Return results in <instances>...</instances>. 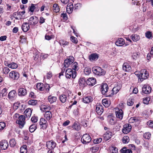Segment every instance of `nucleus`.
<instances>
[{
	"mask_svg": "<svg viewBox=\"0 0 153 153\" xmlns=\"http://www.w3.org/2000/svg\"><path fill=\"white\" fill-rule=\"evenodd\" d=\"M136 73L135 72V74L137 75L140 82H142L144 79H147L149 76L148 72L145 69L142 70L139 74Z\"/></svg>",
	"mask_w": 153,
	"mask_h": 153,
	"instance_id": "obj_1",
	"label": "nucleus"
},
{
	"mask_svg": "<svg viewBox=\"0 0 153 153\" xmlns=\"http://www.w3.org/2000/svg\"><path fill=\"white\" fill-rule=\"evenodd\" d=\"M92 70L93 73L95 75L98 76H101L104 75L106 71L101 67L99 66H94L92 68Z\"/></svg>",
	"mask_w": 153,
	"mask_h": 153,
	"instance_id": "obj_2",
	"label": "nucleus"
},
{
	"mask_svg": "<svg viewBox=\"0 0 153 153\" xmlns=\"http://www.w3.org/2000/svg\"><path fill=\"white\" fill-rule=\"evenodd\" d=\"M76 72L75 71H73L71 68H68L66 71L65 76L67 78L70 79L71 77L72 78H74L76 77Z\"/></svg>",
	"mask_w": 153,
	"mask_h": 153,
	"instance_id": "obj_3",
	"label": "nucleus"
},
{
	"mask_svg": "<svg viewBox=\"0 0 153 153\" xmlns=\"http://www.w3.org/2000/svg\"><path fill=\"white\" fill-rule=\"evenodd\" d=\"M91 139L89 134H85L82 136L81 138V141L84 144H86L90 143Z\"/></svg>",
	"mask_w": 153,
	"mask_h": 153,
	"instance_id": "obj_4",
	"label": "nucleus"
},
{
	"mask_svg": "<svg viewBox=\"0 0 153 153\" xmlns=\"http://www.w3.org/2000/svg\"><path fill=\"white\" fill-rule=\"evenodd\" d=\"M16 117L19 116L18 120H17L16 122L19 125L23 126L25 123V117L24 115H21L19 116V114H15Z\"/></svg>",
	"mask_w": 153,
	"mask_h": 153,
	"instance_id": "obj_5",
	"label": "nucleus"
},
{
	"mask_svg": "<svg viewBox=\"0 0 153 153\" xmlns=\"http://www.w3.org/2000/svg\"><path fill=\"white\" fill-rule=\"evenodd\" d=\"M74 58L72 56H70L69 58L66 59L64 61V67L68 68L69 66L71 64L74 62Z\"/></svg>",
	"mask_w": 153,
	"mask_h": 153,
	"instance_id": "obj_6",
	"label": "nucleus"
},
{
	"mask_svg": "<svg viewBox=\"0 0 153 153\" xmlns=\"http://www.w3.org/2000/svg\"><path fill=\"white\" fill-rule=\"evenodd\" d=\"M115 114L117 117L120 120H121L123 117V112L122 109H119L118 108H115Z\"/></svg>",
	"mask_w": 153,
	"mask_h": 153,
	"instance_id": "obj_7",
	"label": "nucleus"
},
{
	"mask_svg": "<svg viewBox=\"0 0 153 153\" xmlns=\"http://www.w3.org/2000/svg\"><path fill=\"white\" fill-rule=\"evenodd\" d=\"M9 76L12 79H18L19 77V74L17 72L12 71L9 73Z\"/></svg>",
	"mask_w": 153,
	"mask_h": 153,
	"instance_id": "obj_8",
	"label": "nucleus"
},
{
	"mask_svg": "<svg viewBox=\"0 0 153 153\" xmlns=\"http://www.w3.org/2000/svg\"><path fill=\"white\" fill-rule=\"evenodd\" d=\"M27 91L25 88L20 87L18 91V95L20 97H23L26 95Z\"/></svg>",
	"mask_w": 153,
	"mask_h": 153,
	"instance_id": "obj_9",
	"label": "nucleus"
},
{
	"mask_svg": "<svg viewBox=\"0 0 153 153\" xmlns=\"http://www.w3.org/2000/svg\"><path fill=\"white\" fill-rule=\"evenodd\" d=\"M46 145L48 148L50 150H51L55 148L56 144L53 141L50 140L47 142Z\"/></svg>",
	"mask_w": 153,
	"mask_h": 153,
	"instance_id": "obj_10",
	"label": "nucleus"
},
{
	"mask_svg": "<svg viewBox=\"0 0 153 153\" xmlns=\"http://www.w3.org/2000/svg\"><path fill=\"white\" fill-rule=\"evenodd\" d=\"M151 91V88L147 84L144 85L142 88V92L146 94H149Z\"/></svg>",
	"mask_w": 153,
	"mask_h": 153,
	"instance_id": "obj_11",
	"label": "nucleus"
},
{
	"mask_svg": "<svg viewBox=\"0 0 153 153\" xmlns=\"http://www.w3.org/2000/svg\"><path fill=\"white\" fill-rule=\"evenodd\" d=\"M39 21L38 18L35 16L30 17L29 20V23L30 25H34L38 23Z\"/></svg>",
	"mask_w": 153,
	"mask_h": 153,
	"instance_id": "obj_12",
	"label": "nucleus"
},
{
	"mask_svg": "<svg viewBox=\"0 0 153 153\" xmlns=\"http://www.w3.org/2000/svg\"><path fill=\"white\" fill-rule=\"evenodd\" d=\"M131 126L129 124H126L125 125L123 126V128L122 129L123 132L124 134H127L131 131Z\"/></svg>",
	"mask_w": 153,
	"mask_h": 153,
	"instance_id": "obj_13",
	"label": "nucleus"
},
{
	"mask_svg": "<svg viewBox=\"0 0 153 153\" xmlns=\"http://www.w3.org/2000/svg\"><path fill=\"white\" fill-rule=\"evenodd\" d=\"M0 146L2 150H6L8 147V142L6 140H2L0 142Z\"/></svg>",
	"mask_w": 153,
	"mask_h": 153,
	"instance_id": "obj_14",
	"label": "nucleus"
},
{
	"mask_svg": "<svg viewBox=\"0 0 153 153\" xmlns=\"http://www.w3.org/2000/svg\"><path fill=\"white\" fill-rule=\"evenodd\" d=\"M112 135L111 132L107 130L106 133L103 135V139L105 141H107L110 139Z\"/></svg>",
	"mask_w": 153,
	"mask_h": 153,
	"instance_id": "obj_15",
	"label": "nucleus"
},
{
	"mask_svg": "<svg viewBox=\"0 0 153 153\" xmlns=\"http://www.w3.org/2000/svg\"><path fill=\"white\" fill-rule=\"evenodd\" d=\"M96 111L98 114L100 115L103 111V107L101 104H97L96 105Z\"/></svg>",
	"mask_w": 153,
	"mask_h": 153,
	"instance_id": "obj_16",
	"label": "nucleus"
},
{
	"mask_svg": "<svg viewBox=\"0 0 153 153\" xmlns=\"http://www.w3.org/2000/svg\"><path fill=\"white\" fill-rule=\"evenodd\" d=\"M108 89V87L107 84L103 83L101 86V91L103 95H105L107 92Z\"/></svg>",
	"mask_w": 153,
	"mask_h": 153,
	"instance_id": "obj_17",
	"label": "nucleus"
},
{
	"mask_svg": "<svg viewBox=\"0 0 153 153\" xmlns=\"http://www.w3.org/2000/svg\"><path fill=\"white\" fill-rule=\"evenodd\" d=\"M40 125L41 127V128L43 129L46 128L48 126L47 121L43 118H41L40 121Z\"/></svg>",
	"mask_w": 153,
	"mask_h": 153,
	"instance_id": "obj_18",
	"label": "nucleus"
},
{
	"mask_svg": "<svg viewBox=\"0 0 153 153\" xmlns=\"http://www.w3.org/2000/svg\"><path fill=\"white\" fill-rule=\"evenodd\" d=\"M123 70L126 72H129L131 69V67L129 63L127 62L124 63L123 65Z\"/></svg>",
	"mask_w": 153,
	"mask_h": 153,
	"instance_id": "obj_19",
	"label": "nucleus"
},
{
	"mask_svg": "<svg viewBox=\"0 0 153 153\" xmlns=\"http://www.w3.org/2000/svg\"><path fill=\"white\" fill-rule=\"evenodd\" d=\"M96 79L93 77L88 78L86 81L87 84L89 85L93 86L96 83Z\"/></svg>",
	"mask_w": 153,
	"mask_h": 153,
	"instance_id": "obj_20",
	"label": "nucleus"
},
{
	"mask_svg": "<svg viewBox=\"0 0 153 153\" xmlns=\"http://www.w3.org/2000/svg\"><path fill=\"white\" fill-rule=\"evenodd\" d=\"M29 23L27 22L23 23L22 25V28L24 32H27L30 29Z\"/></svg>",
	"mask_w": 153,
	"mask_h": 153,
	"instance_id": "obj_21",
	"label": "nucleus"
},
{
	"mask_svg": "<svg viewBox=\"0 0 153 153\" xmlns=\"http://www.w3.org/2000/svg\"><path fill=\"white\" fill-rule=\"evenodd\" d=\"M17 95V93L15 90L10 91L8 94V97L10 100H13L15 98Z\"/></svg>",
	"mask_w": 153,
	"mask_h": 153,
	"instance_id": "obj_22",
	"label": "nucleus"
},
{
	"mask_svg": "<svg viewBox=\"0 0 153 153\" xmlns=\"http://www.w3.org/2000/svg\"><path fill=\"white\" fill-rule=\"evenodd\" d=\"M74 8L73 4L71 3H69L67 7L66 10L67 12L69 14H71Z\"/></svg>",
	"mask_w": 153,
	"mask_h": 153,
	"instance_id": "obj_23",
	"label": "nucleus"
},
{
	"mask_svg": "<svg viewBox=\"0 0 153 153\" xmlns=\"http://www.w3.org/2000/svg\"><path fill=\"white\" fill-rule=\"evenodd\" d=\"M130 123H139L140 122V119L138 117H131L129 120Z\"/></svg>",
	"mask_w": 153,
	"mask_h": 153,
	"instance_id": "obj_24",
	"label": "nucleus"
},
{
	"mask_svg": "<svg viewBox=\"0 0 153 153\" xmlns=\"http://www.w3.org/2000/svg\"><path fill=\"white\" fill-rule=\"evenodd\" d=\"M125 44L124 39L122 38H119L115 42L116 45L119 46H121Z\"/></svg>",
	"mask_w": 153,
	"mask_h": 153,
	"instance_id": "obj_25",
	"label": "nucleus"
},
{
	"mask_svg": "<svg viewBox=\"0 0 153 153\" xmlns=\"http://www.w3.org/2000/svg\"><path fill=\"white\" fill-rule=\"evenodd\" d=\"M32 112L31 109L30 108H28L24 112V114L26 115L27 118H29L31 116Z\"/></svg>",
	"mask_w": 153,
	"mask_h": 153,
	"instance_id": "obj_26",
	"label": "nucleus"
},
{
	"mask_svg": "<svg viewBox=\"0 0 153 153\" xmlns=\"http://www.w3.org/2000/svg\"><path fill=\"white\" fill-rule=\"evenodd\" d=\"M52 117V114L50 111H46L44 117L48 120H49Z\"/></svg>",
	"mask_w": 153,
	"mask_h": 153,
	"instance_id": "obj_27",
	"label": "nucleus"
},
{
	"mask_svg": "<svg viewBox=\"0 0 153 153\" xmlns=\"http://www.w3.org/2000/svg\"><path fill=\"white\" fill-rule=\"evenodd\" d=\"M60 101L62 103H65L67 99V96L64 94H61L59 97Z\"/></svg>",
	"mask_w": 153,
	"mask_h": 153,
	"instance_id": "obj_28",
	"label": "nucleus"
},
{
	"mask_svg": "<svg viewBox=\"0 0 153 153\" xmlns=\"http://www.w3.org/2000/svg\"><path fill=\"white\" fill-rule=\"evenodd\" d=\"M92 101V98L90 96L85 97L83 98V102L85 103H89Z\"/></svg>",
	"mask_w": 153,
	"mask_h": 153,
	"instance_id": "obj_29",
	"label": "nucleus"
},
{
	"mask_svg": "<svg viewBox=\"0 0 153 153\" xmlns=\"http://www.w3.org/2000/svg\"><path fill=\"white\" fill-rule=\"evenodd\" d=\"M36 87L38 90L40 91H42L44 90L45 88V87L42 83H39L37 84Z\"/></svg>",
	"mask_w": 153,
	"mask_h": 153,
	"instance_id": "obj_30",
	"label": "nucleus"
},
{
	"mask_svg": "<svg viewBox=\"0 0 153 153\" xmlns=\"http://www.w3.org/2000/svg\"><path fill=\"white\" fill-rule=\"evenodd\" d=\"M119 87L118 86H117L114 87L113 89L112 90L113 91V94H111L110 95H106V96H111L114 94H116L119 91Z\"/></svg>",
	"mask_w": 153,
	"mask_h": 153,
	"instance_id": "obj_31",
	"label": "nucleus"
},
{
	"mask_svg": "<svg viewBox=\"0 0 153 153\" xmlns=\"http://www.w3.org/2000/svg\"><path fill=\"white\" fill-rule=\"evenodd\" d=\"M72 128L75 130L78 131L80 129L81 126L79 123L75 122L72 126Z\"/></svg>",
	"mask_w": 153,
	"mask_h": 153,
	"instance_id": "obj_32",
	"label": "nucleus"
},
{
	"mask_svg": "<svg viewBox=\"0 0 153 153\" xmlns=\"http://www.w3.org/2000/svg\"><path fill=\"white\" fill-rule=\"evenodd\" d=\"M57 98L56 97L51 95H50L48 97V101L51 103L55 102Z\"/></svg>",
	"mask_w": 153,
	"mask_h": 153,
	"instance_id": "obj_33",
	"label": "nucleus"
},
{
	"mask_svg": "<svg viewBox=\"0 0 153 153\" xmlns=\"http://www.w3.org/2000/svg\"><path fill=\"white\" fill-rule=\"evenodd\" d=\"M98 58V56L96 53L91 54L89 56V59L91 61H93L97 60Z\"/></svg>",
	"mask_w": 153,
	"mask_h": 153,
	"instance_id": "obj_34",
	"label": "nucleus"
},
{
	"mask_svg": "<svg viewBox=\"0 0 153 153\" xmlns=\"http://www.w3.org/2000/svg\"><path fill=\"white\" fill-rule=\"evenodd\" d=\"M131 38L134 42H137L140 39V37L137 34H133L130 36Z\"/></svg>",
	"mask_w": 153,
	"mask_h": 153,
	"instance_id": "obj_35",
	"label": "nucleus"
},
{
	"mask_svg": "<svg viewBox=\"0 0 153 153\" xmlns=\"http://www.w3.org/2000/svg\"><path fill=\"white\" fill-rule=\"evenodd\" d=\"M121 153H132V151L130 149H127L126 147H123L120 150Z\"/></svg>",
	"mask_w": 153,
	"mask_h": 153,
	"instance_id": "obj_36",
	"label": "nucleus"
},
{
	"mask_svg": "<svg viewBox=\"0 0 153 153\" xmlns=\"http://www.w3.org/2000/svg\"><path fill=\"white\" fill-rule=\"evenodd\" d=\"M36 124H33L29 127V131L30 132H33L36 129Z\"/></svg>",
	"mask_w": 153,
	"mask_h": 153,
	"instance_id": "obj_37",
	"label": "nucleus"
},
{
	"mask_svg": "<svg viewBox=\"0 0 153 153\" xmlns=\"http://www.w3.org/2000/svg\"><path fill=\"white\" fill-rule=\"evenodd\" d=\"M122 140L123 143L126 144L129 142V138L128 136H124L123 137Z\"/></svg>",
	"mask_w": 153,
	"mask_h": 153,
	"instance_id": "obj_38",
	"label": "nucleus"
},
{
	"mask_svg": "<svg viewBox=\"0 0 153 153\" xmlns=\"http://www.w3.org/2000/svg\"><path fill=\"white\" fill-rule=\"evenodd\" d=\"M53 11L56 13L58 12L59 10L60 9L58 5L56 4H54L53 6Z\"/></svg>",
	"mask_w": 153,
	"mask_h": 153,
	"instance_id": "obj_39",
	"label": "nucleus"
},
{
	"mask_svg": "<svg viewBox=\"0 0 153 153\" xmlns=\"http://www.w3.org/2000/svg\"><path fill=\"white\" fill-rule=\"evenodd\" d=\"M20 152L21 153H27V146L26 145H24L21 147L20 148Z\"/></svg>",
	"mask_w": 153,
	"mask_h": 153,
	"instance_id": "obj_40",
	"label": "nucleus"
},
{
	"mask_svg": "<svg viewBox=\"0 0 153 153\" xmlns=\"http://www.w3.org/2000/svg\"><path fill=\"white\" fill-rule=\"evenodd\" d=\"M102 104L105 107H108L110 105V101L106 99H103L102 100Z\"/></svg>",
	"mask_w": 153,
	"mask_h": 153,
	"instance_id": "obj_41",
	"label": "nucleus"
},
{
	"mask_svg": "<svg viewBox=\"0 0 153 153\" xmlns=\"http://www.w3.org/2000/svg\"><path fill=\"white\" fill-rule=\"evenodd\" d=\"M110 152L111 153H117L118 149L115 147H111L110 149Z\"/></svg>",
	"mask_w": 153,
	"mask_h": 153,
	"instance_id": "obj_42",
	"label": "nucleus"
},
{
	"mask_svg": "<svg viewBox=\"0 0 153 153\" xmlns=\"http://www.w3.org/2000/svg\"><path fill=\"white\" fill-rule=\"evenodd\" d=\"M10 146L11 147H13L16 144V142L14 139H12L9 141Z\"/></svg>",
	"mask_w": 153,
	"mask_h": 153,
	"instance_id": "obj_43",
	"label": "nucleus"
},
{
	"mask_svg": "<svg viewBox=\"0 0 153 153\" xmlns=\"http://www.w3.org/2000/svg\"><path fill=\"white\" fill-rule=\"evenodd\" d=\"M9 68L12 69H16L18 67L17 64L14 62L10 63Z\"/></svg>",
	"mask_w": 153,
	"mask_h": 153,
	"instance_id": "obj_44",
	"label": "nucleus"
},
{
	"mask_svg": "<svg viewBox=\"0 0 153 153\" xmlns=\"http://www.w3.org/2000/svg\"><path fill=\"white\" fill-rule=\"evenodd\" d=\"M28 103L29 105H35L37 103V101L36 100H31L28 101Z\"/></svg>",
	"mask_w": 153,
	"mask_h": 153,
	"instance_id": "obj_45",
	"label": "nucleus"
},
{
	"mask_svg": "<svg viewBox=\"0 0 153 153\" xmlns=\"http://www.w3.org/2000/svg\"><path fill=\"white\" fill-rule=\"evenodd\" d=\"M20 42L21 43H24L26 42V38L25 36H20Z\"/></svg>",
	"mask_w": 153,
	"mask_h": 153,
	"instance_id": "obj_46",
	"label": "nucleus"
},
{
	"mask_svg": "<svg viewBox=\"0 0 153 153\" xmlns=\"http://www.w3.org/2000/svg\"><path fill=\"white\" fill-rule=\"evenodd\" d=\"M36 5V4H31V6L28 8L29 10L31 12L33 13L34 9L36 8L35 6Z\"/></svg>",
	"mask_w": 153,
	"mask_h": 153,
	"instance_id": "obj_47",
	"label": "nucleus"
},
{
	"mask_svg": "<svg viewBox=\"0 0 153 153\" xmlns=\"http://www.w3.org/2000/svg\"><path fill=\"white\" fill-rule=\"evenodd\" d=\"M140 55V53H134L132 56V58L134 60H135L138 58L139 57Z\"/></svg>",
	"mask_w": 153,
	"mask_h": 153,
	"instance_id": "obj_48",
	"label": "nucleus"
},
{
	"mask_svg": "<svg viewBox=\"0 0 153 153\" xmlns=\"http://www.w3.org/2000/svg\"><path fill=\"white\" fill-rule=\"evenodd\" d=\"M59 43L60 45H68V42L63 39H61L59 40Z\"/></svg>",
	"mask_w": 153,
	"mask_h": 153,
	"instance_id": "obj_49",
	"label": "nucleus"
},
{
	"mask_svg": "<svg viewBox=\"0 0 153 153\" xmlns=\"http://www.w3.org/2000/svg\"><path fill=\"white\" fill-rule=\"evenodd\" d=\"M10 69L7 67H4L3 68L2 72L4 74H7L10 71Z\"/></svg>",
	"mask_w": 153,
	"mask_h": 153,
	"instance_id": "obj_50",
	"label": "nucleus"
},
{
	"mask_svg": "<svg viewBox=\"0 0 153 153\" xmlns=\"http://www.w3.org/2000/svg\"><path fill=\"white\" fill-rule=\"evenodd\" d=\"M91 72V69L90 68H86L84 70V73L86 75H89Z\"/></svg>",
	"mask_w": 153,
	"mask_h": 153,
	"instance_id": "obj_51",
	"label": "nucleus"
},
{
	"mask_svg": "<svg viewBox=\"0 0 153 153\" xmlns=\"http://www.w3.org/2000/svg\"><path fill=\"white\" fill-rule=\"evenodd\" d=\"M145 35L146 37L150 39L152 38V34L151 32L148 31L146 33Z\"/></svg>",
	"mask_w": 153,
	"mask_h": 153,
	"instance_id": "obj_52",
	"label": "nucleus"
},
{
	"mask_svg": "<svg viewBox=\"0 0 153 153\" xmlns=\"http://www.w3.org/2000/svg\"><path fill=\"white\" fill-rule=\"evenodd\" d=\"M150 99L149 97H146L143 98V103L145 104H148L150 100Z\"/></svg>",
	"mask_w": 153,
	"mask_h": 153,
	"instance_id": "obj_53",
	"label": "nucleus"
},
{
	"mask_svg": "<svg viewBox=\"0 0 153 153\" xmlns=\"http://www.w3.org/2000/svg\"><path fill=\"white\" fill-rule=\"evenodd\" d=\"M6 124L4 122H0V131L3 130Z\"/></svg>",
	"mask_w": 153,
	"mask_h": 153,
	"instance_id": "obj_54",
	"label": "nucleus"
},
{
	"mask_svg": "<svg viewBox=\"0 0 153 153\" xmlns=\"http://www.w3.org/2000/svg\"><path fill=\"white\" fill-rule=\"evenodd\" d=\"M86 81L85 80V78H81L79 81V84L81 85H84L85 84V82H86Z\"/></svg>",
	"mask_w": 153,
	"mask_h": 153,
	"instance_id": "obj_55",
	"label": "nucleus"
},
{
	"mask_svg": "<svg viewBox=\"0 0 153 153\" xmlns=\"http://www.w3.org/2000/svg\"><path fill=\"white\" fill-rule=\"evenodd\" d=\"M13 16L17 19H21V17L19 16L18 12H15L13 14Z\"/></svg>",
	"mask_w": 153,
	"mask_h": 153,
	"instance_id": "obj_56",
	"label": "nucleus"
},
{
	"mask_svg": "<svg viewBox=\"0 0 153 153\" xmlns=\"http://www.w3.org/2000/svg\"><path fill=\"white\" fill-rule=\"evenodd\" d=\"M102 140V139L101 138H99L94 140L93 142L94 144H97L101 142Z\"/></svg>",
	"mask_w": 153,
	"mask_h": 153,
	"instance_id": "obj_57",
	"label": "nucleus"
},
{
	"mask_svg": "<svg viewBox=\"0 0 153 153\" xmlns=\"http://www.w3.org/2000/svg\"><path fill=\"white\" fill-rule=\"evenodd\" d=\"M151 134L149 132L146 133L144 134L143 137L146 139H149L151 137Z\"/></svg>",
	"mask_w": 153,
	"mask_h": 153,
	"instance_id": "obj_58",
	"label": "nucleus"
},
{
	"mask_svg": "<svg viewBox=\"0 0 153 153\" xmlns=\"http://www.w3.org/2000/svg\"><path fill=\"white\" fill-rule=\"evenodd\" d=\"M78 67V64L76 62H74L72 65V69L74 70V71H76L75 70L77 69Z\"/></svg>",
	"mask_w": 153,
	"mask_h": 153,
	"instance_id": "obj_59",
	"label": "nucleus"
},
{
	"mask_svg": "<svg viewBox=\"0 0 153 153\" xmlns=\"http://www.w3.org/2000/svg\"><path fill=\"white\" fill-rule=\"evenodd\" d=\"M31 121L33 123H35L37 121L38 117L35 116H33L31 118Z\"/></svg>",
	"mask_w": 153,
	"mask_h": 153,
	"instance_id": "obj_60",
	"label": "nucleus"
},
{
	"mask_svg": "<svg viewBox=\"0 0 153 153\" xmlns=\"http://www.w3.org/2000/svg\"><path fill=\"white\" fill-rule=\"evenodd\" d=\"M71 40L72 42L75 44L77 43L78 41L77 39L73 36L71 37Z\"/></svg>",
	"mask_w": 153,
	"mask_h": 153,
	"instance_id": "obj_61",
	"label": "nucleus"
},
{
	"mask_svg": "<svg viewBox=\"0 0 153 153\" xmlns=\"http://www.w3.org/2000/svg\"><path fill=\"white\" fill-rule=\"evenodd\" d=\"M99 149L98 146H94L92 148V152L93 153H95L97 152Z\"/></svg>",
	"mask_w": 153,
	"mask_h": 153,
	"instance_id": "obj_62",
	"label": "nucleus"
},
{
	"mask_svg": "<svg viewBox=\"0 0 153 153\" xmlns=\"http://www.w3.org/2000/svg\"><path fill=\"white\" fill-rule=\"evenodd\" d=\"M82 6V4L81 3H77L74 4V8L75 9H78L80 8Z\"/></svg>",
	"mask_w": 153,
	"mask_h": 153,
	"instance_id": "obj_63",
	"label": "nucleus"
},
{
	"mask_svg": "<svg viewBox=\"0 0 153 153\" xmlns=\"http://www.w3.org/2000/svg\"><path fill=\"white\" fill-rule=\"evenodd\" d=\"M148 125L149 127L153 128V121L152 120L149 121L148 122Z\"/></svg>",
	"mask_w": 153,
	"mask_h": 153,
	"instance_id": "obj_64",
	"label": "nucleus"
}]
</instances>
